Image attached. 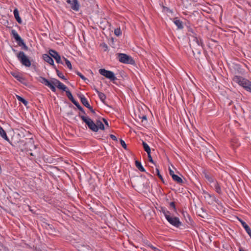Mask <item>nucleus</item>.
<instances>
[{"label": "nucleus", "instance_id": "obj_25", "mask_svg": "<svg viewBox=\"0 0 251 251\" xmlns=\"http://www.w3.org/2000/svg\"><path fill=\"white\" fill-rule=\"evenodd\" d=\"M38 80L46 86H47L48 84L50 82L48 79L42 76H40L38 78Z\"/></svg>", "mask_w": 251, "mask_h": 251}, {"label": "nucleus", "instance_id": "obj_24", "mask_svg": "<svg viewBox=\"0 0 251 251\" xmlns=\"http://www.w3.org/2000/svg\"><path fill=\"white\" fill-rule=\"evenodd\" d=\"M11 33L16 42H18L21 39V37L15 30H12Z\"/></svg>", "mask_w": 251, "mask_h": 251}, {"label": "nucleus", "instance_id": "obj_41", "mask_svg": "<svg viewBox=\"0 0 251 251\" xmlns=\"http://www.w3.org/2000/svg\"><path fill=\"white\" fill-rule=\"evenodd\" d=\"M148 154V158H149V161L151 162V163H152L153 164H154V162L152 158V157L151 155V152H148L147 153Z\"/></svg>", "mask_w": 251, "mask_h": 251}, {"label": "nucleus", "instance_id": "obj_31", "mask_svg": "<svg viewBox=\"0 0 251 251\" xmlns=\"http://www.w3.org/2000/svg\"><path fill=\"white\" fill-rule=\"evenodd\" d=\"M96 125L98 126V129H100L101 130L104 129V126L100 120H97L96 122Z\"/></svg>", "mask_w": 251, "mask_h": 251}, {"label": "nucleus", "instance_id": "obj_40", "mask_svg": "<svg viewBox=\"0 0 251 251\" xmlns=\"http://www.w3.org/2000/svg\"><path fill=\"white\" fill-rule=\"evenodd\" d=\"M120 143L121 146L125 149H126V145L125 143V142L122 139H120Z\"/></svg>", "mask_w": 251, "mask_h": 251}, {"label": "nucleus", "instance_id": "obj_4", "mask_svg": "<svg viewBox=\"0 0 251 251\" xmlns=\"http://www.w3.org/2000/svg\"><path fill=\"white\" fill-rule=\"evenodd\" d=\"M17 57L20 62L25 67H30L31 65V62L29 58L25 55V53L20 51L17 55Z\"/></svg>", "mask_w": 251, "mask_h": 251}, {"label": "nucleus", "instance_id": "obj_17", "mask_svg": "<svg viewBox=\"0 0 251 251\" xmlns=\"http://www.w3.org/2000/svg\"><path fill=\"white\" fill-rule=\"evenodd\" d=\"M55 78L53 79V81L51 82L50 81L47 86L49 87L53 92H55L56 91V88L55 87V86H57L56 84L55 83Z\"/></svg>", "mask_w": 251, "mask_h": 251}, {"label": "nucleus", "instance_id": "obj_29", "mask_svg": "<svg viewBox=\"0 0 251 251\" xmlns=\"http://www.w3.org/2000/svg\"><path fill=\"white\" fill-rule=\"evenodd\" d=\"M16 98L19 101L22 102L25 106H26L27 105V104H28L27 101H26L23 98H22L21 96H18V95H16Z\"/></svg>", "mask_w": 251, "mask_h": 251}, {"label": "nucleus", "instance_id": "obj_38", "mask_svg": "<svg viewBox=\"0 0 251 251\" xmlns=\"http://www.w3.org/2000/svg\"><path fill=\"white\" fill-rule=\"evenodd\" d=\"M114 34L117 36H119L122 34V32L120 28H117L114 30Z\"/></svg>", "mask_w": 251, "mask_h": 251}, {"label": "nucleus", "instance_id": "obj_12", "mask_svg": "<svg viewBox=\"0 0 251 251\" xmlns=\"http://www.w3.org/2000/svg\"><path fill=\"white\" fill-rule=\"evenodd\" d=\"M11 75L14 76L15 78H16L19 81H20V82L24 84L25 82V78L24 77H23L22 76H21L20 75H19L18 74V73H16V72H11Z\"/></svg>", "mask_w": 251, "mask_h": 251}, {"label": "nucleus", "instance_id": "obj_26", "mask_svg": "<svg viewBox=\"0 0 251 251\" xmlns=\"http://www.w3.org/2000/svg\"><path fill=\"white\" fill-rule=\"evenodd\" d=\"M76 107L81 112H79V113H80V114L81 115H84L85 116V115H86V113L84 111L83 108L82 107V106L79 104V103L77 102H76L75 104Z\"/></svg>", "mask_w": 251, "mask_h": 251}, {"label": "nucleus", "instance_id": "obj_21", "mask_svg": "<svg viewBox=\"0 0 251 251\" xmlns=\"http://www.w3.org/2000/svg\"><path fill=\"white\" fill-rule=\"evenodd\" d=\"M182 214L183 217H184L186 222L189 224H191L192 221L189 216V214L187 212H182Z\"/></svg>", "mask_w": 251, "mask_h": 251}, {"label": "nucleus", "instance_id": "obj_43", "mask_svg": "<svg viewBox=\"0 0 251 251\" xmlns=\"http://www.w3.org/2000/svg\"><path fill=\"white\" fill-rule=\"evenodd\" d=\"M20 47H22L24 44V40L21 38L18 42H17Z\"/></svg>", "mask_w": 251, "mask_h": 251}, {"label": "nucleus", "instance_id": "obj_3", "mask_svg": "<svg viewBox=\"0 0 251 251\" xmlns=\"http://www.w3.org/2000/svg\"><path fill=\"white\" fill-rule=\"evenodd\" d=\"M78 116L81 118L83 122L88 126L90 129L94 132L98 131V126H97L96 123H95L90 118L81 115L80 113L78 114Z\"/></svg>", "mask_w": 251, "mask_h": 251}, {"label": "nucleus", "instance_id": "obj_20", "mask_svg": "<svg viewBox=\"0 0 251 251\" xmlns=\"http://www.w3.org/2000/svg\"><path fill=\"white\" fill-rule=\"evenodd\" d=\"M0 135L5 140L9 141V139L7 136L5 131L3 130L2 127L0 126Z\"/></svg>", "mask_w": 251, "mask_h": 251}, {"label": "nucleus", "instance_id": "obj_23", "mask_svg": "<svg viewBox=\"0 0 251 251\" xmlns=\"http://www.w3.org/2000/svg\"><path fill=\"white\" fill-rule=\"evenodd\" d=\"M11 33L16 42H18L21 39V37L15 30H12Z\"/></svg>", "mask_w": 251, "mask_h": 251}, {"label": "nucleus", "instance_id": "obj_34", "mask_svg": "<svg viewBox=\"0 0 251 251\" xmlns=\"http://www.w3.org/2000/svg\"><path fill=\"white\" fill-rule=\"evenodd\" d=\"M63 58L64 60V61H65L66 65L68 67V68L70 70H72V66L71 62L64 57H63Z\"/></svg>", "mask_w": 251, "mask_h": 251}, {"label": "nucleus", "instance_id": "obj_1", "mask_svg": "<svg viewBox=\"0 0 251 251\" xmlns=\"http://www.w3.org/2000/svg\"><path fill=\"white\" fill-rule=\"evenodd\" d=\"M188 31L192 33H189V35L191 37V39L190 40V46L192 49L194 55L195 54V51L200 54L201 49L203 47L201 39L196 36V34L193 31L192 29H189Z\"/></svg>", "mask_w": 251, "mask_h": 251}, {"label": "nucleus", "instance_id": "obj_6", "mask_svg": "<svg viewBox=\"0 0 251 251\" xmlns=\"http://www.w3.org/2000/svg\"><path fill=\"white\" fill-rule=\"evenodd\" d=\"M99 72L101 75L109 79L111 81H113L117 79L114 74L112 71H108L104 69H100Z\"/></svg>", "mask_w": 251, "mask_h": 251}, {"label": "nucleus", "instance_id": "obj_8", "mask_svg": "<svg viewBox=\"0 0 251 251\" xmlns=\"http://www.w3.org/2000/svg\"><path fill=\"white\" fill-rule=\"evenodd\" d=\"M49 54L51 56L54 58L57 63H60L61 64H63V63L61 60V57L58 53L53 50H49Z\"/></svg>", "mask_w": 251, "mask_h": 251}, {"label": "nucleus", "instance_id": "obj_10", "mask_svg": "<svg viewBox=\"0 0 251 251\" xmlns=\"http://www.w3.org/2000/svg\"><path fill=\"white\" fill-rule=\"evenodd\" d=\"M43 58L46 62H48L49 64L52 65L54 67V68H56L54 64L53 60L52 59L51 56L50 55H49L47 54H44L43 55Z\"/></svg>", "mask_w": 251, "mask_h": 251}, {"label": "nucleus", "instance_id": "obj_19", "mask_svg": "<svg viewBox=\"0 0 251 251\" xmlns=\"http://www.w3.org/2000/svg\"><path fill=\"white\" fill-rule=\"evenodd\" d=\"M66 96L68 98V99L74 104H75L77 101H76L74 98L71 92L68 90L66 92Z\"/></svg>", "mask_w": 251, "mask_h": 251}, {"label": "nucleus", "instance_id": "obj_32", "mask_svg": "<svg viewBox=\"0 0 251 251\" xmlns=\"http://www.w3.org/2000/svg\"><path fill=\"white\" fill-rule=\"evenodd\" d=\"M205 178L209 182H214L213 178L208 174H207L205 172H203Z\"/></svg>", "mask_w": 251, "mask_h": 251}, {"label": "nucleus", "instance_id": "obj_47", "mask_svg": "<svg viewBox=\"0 0 251 251\" xmlns=\"http://www.w3.org/2000/svg\"><path fill=\"white\" fill-rule=\"evenodd\" d=\"M88 108L89 109H90V110L91 111V112L93 114H95V110H94V109H93V107H92L91 105H90V106L88 107Z\"/></svg>", "mask_w": 251, "mask_h": 251}, {"label": "nucleus", "instance_id": "obj_35", "mask_svg": "<svg viewBox=\"0 0 251 251\" xmlns=\"http://www.w3.org/2000/svg\"><path fill=\"white\" fill-rule=\"evenodd\" d=\"M56 70V73H57V75L61 78L64 79V80H66V78L65 77L64 75L62 74V73L61 72H60L57 69H56V68H54Z\"/></svg>", "mask_w": 251, "mask_h": 251}, {"label": "nucleus", "instance_id": "obj_50", "mask_svg": "<svg viewBox=\"0 0 251 251\" xmlns=\"http://www.w3.org/2000/svg\"><path fill=\"white\" fill-rule=\"evenodd\" d=\"M153 250L155 251L157 249L155 247H153L152 246H150Z\"/></svg>", "mask_w": 251, "mask_h": 251}, {"label": "nucleus", "instance_id": "obj_36", "mask_svg": "<svg viewBox=\"0 0 251 251\" xmlns=\"http://www.w3.org/2000/svg\"><path fill=\"white\" fill-rule=\"evenodd\" d=\"M156 175L158 176V177L160 179L161 181L164 183V179L162 176L160 175L159 170L158 168H156L155 170Z\"/></svg>", "mask_w": 251, "mask_h": 251}, {"label": "nucleus", "instance_id": "obj_42", "mask_svg": "<svg viewBox=\"0 0 251 251\" xmlns=\"http://www.w3.org/2000/svg\"><path fill=\"white\" fill-rule=\"evenodd\" d=\"M66 114H67V116H68V117L70 118L71 116L74 115V112L72 110H69L67 112V113H66Z\"/></svg>", "mask_w": 251, "mask_h": 251}, {"label": "nucleus", "instance_id": "obj_27", "mask_svg": "<svg viewBox=\"0 0 251 251\" xmlns=\"http://www.w3.org/2000/svg\"><path fill=\"white\" fill-rule=\"evenodd\" d=\"M214 187L215 188V189L216 191L219 194H222V191L221 189L220 186L219 185V183L217 182H215L214 183Z\"/></svg>", "mask_w": 251, "mask_h": 251}, {"label": "nucleus", "instance_id": "obj_51", "mask_svg": "<svg viewBox=\"0 0 251 251\" xmlns=\"http://www.w3.org/2000/svg\"><path fill=\"white\" fill-rule=\"evenodd\" d=\"M142 119L144 120H147V117L146 116H143Z\"/></svg>", "mask_w": 251, "mask_h": 251}, {"label": "nucleus", "instance_id": "obj_33", "mask_svg": "<svg viewBox=\"0 0 251 251\" xmlns=\"http://www.w3.org/2000/svg\"><path fill=\"white\" fill-rule=\"evenodd\" d=\"M203 197L205 200H209V199H211L212 197L215 198L214 196H211L209 193L206 192H204L203 193Z\"/></svg>", "mask_w": 251, "mask_h": 251}, {"label": "nucleus", "instance_id": "obj_44", "mask_svg": "<svg viewBox=\"0 0 251 251\" xmlns=\"http://www.w3.org/2000/svg\"><path fill=\"white\" fill-rule=\"evenodd\" d=\"M170 205L171 207H172L174 211H176V205H175V202H171L170 203Z\"/></svg>", "mask_w": 251, "mask_h": 251}, {"label": "nucleus", "instance_id": "obj_45", "mask_svg": "<svg viewBox=\"0 0 251 251\" xmlns=\"http://www.w3.org/2000/svg\"><path fill=\"white\" fill-rule=\"evenodd\" d=\"M109 136L112 140L117 141V138L115 135H114L113 134H110Z\"/></svg>", "mask_w": 251, "mask_h": 251}, {"label": "nucleus", "instance_id": "obj_11", "mask_svg": "<svg viewBox=\"0 0 251 251\" xmlns=\"http://www.w3.org/2000/svg\"><path fill=\"white\" fill-rule=\"evenodd\" d=\"M55 83L56 84L57 87L58 89L62 90L65 92H66L68 90V89L67 88V87L65 85H64L63 83H62L61 82H60L58 80L55 79Z\"/></svg>", "mask_w": 251, "mask_h": 251}, {"label": "nucleus", "instance_id": "obj_7", "mask_svg": "<svg viewBox=\"0 0 251 251\" xmlns=\"http://www.w3.org/2000/svg\"><path fill=\"white\" fill-rule=\"evenodd\" d=\"M166 219L170 224L176 227H178L181 225L179 219L177 217L166 215Z\"/></svg>", "mask_w": 251, "mask_h": 251}, {"label": "nucleus", "instance_id": "obj_37", "mask_svg": "<svg viewBox=\"0 0 251 251\" xmlns=\"http://www.w3.org/2000/svg\"><path fill=\"white\" fill-rule=\"evenodd\" d=\"M161 211L164 214L165 217H166V215L169 216L170 215V212L166 210L165 208L161 207Z\"/></svg>", "mask_w": 251, "mask_h": 251}, {"label": "nucleus", "instance_id": "obj_52", "mask_svg": "<svg viewBox=\"0 0 251 251\" xmlns=\"http://www.w3.org/2000/svg\"><path fill=\"white\" fill-rule=\"evenodd\" d=\"M70 107H73L75 110H76V108H75V107H74V106H73V105L70 104Z\"/></svg>", "mask_w": 251, "mask_h": 251}, {"label": "nucleus", "instance_id": "obj_53", "mask_svg": "<svg viewBox=\"0 0 251 251\" xmlns=\"http://www.w3.org/2000/svg\"><path fill=\"white\" fill-rule=\"evenodd\" d=\"M239 251H245L244 250V249H241V248L239 249Z\"/></svg>", "mask_w": 251, "mask_h": 251}, {"label": "nucleus", "instance_id": "obj_15", "mask_svg": "<svg viewBox=\"0 0 251 251\" xmlns=\"http://www.w3.org/2000/svg\"><path fill=\"white\" fill-rule=\"evenodd\" d=\"M94 90L96 92V93L98 94V96H99V97L100 98V99L101 100V101L102 102H103V103L104 102V100H105L106 99V96L105 95L102 93V92H100L97 88H94Z\"/></svg>", "mask_w": 251, "mask_h": 251}, {"label": "nucleus", "instance_id": "obj_28", "mask_svg": "<svg viewBox=\"0 0 251 251\" xmlns=\"http://www.w3.org/2000/svg\"><path fill=\"white\" fill-rule=\"evenodd\" d=\"M172 178L174 180L177 182L178 183L180 184L183 183V180L182 178L176 175H173V177Z\"/></svg>", "mask_w": 251, "mask_h": 251}, {"label": "nucleus", "instance_id": "obj_48", "mask_svg": "<svg viewBox=\"0 0 251 251\" xmlns=\"http://www.w3.org/2000/svg\"><path fill=\"white\" fill-rule=\"evenodd\" d=\"M169 174L172 177H173V175H175L174 172L170 168L169 169Z\"/></svg>", "mask_w": 251, "mask_h": 251}, {"label": "nucleus", "instance_id": "obj_9", "mask_svg": "<svg viewBox=\"0 0 251 251\" xmlns=\"http://www.w3.org/2000/svg\"><path fill=\"white\" fill-rule=\"evenodd\" d=\"M67 2L70 4L71 8L75 11H78L79 9V4L77 0H67Z\"/></svg>", "mask_w": 251, "mask_h": 251}, {"label": "nucleus", "instance_id": "obj_5", "mask_svg": "<svg viewBox=\"0 0 251 251\" xmlns=\"http://www.w3.org/2000/svg\"><path fill=\"white\" fill-rule=\"evenodd\" d=\"M118 58L120 62L125 63V64H129L133 65L135 63L134 60L133 58L125 53H118Z\"/></svg>", "mask_w": 251, "mask_h": 251}, {"label": "nucleus", "instance_id": "obj_55", "mask_svg": "<svg viewBox=\"0 0 251 251\" xmlns=\"http://www.w3.org/2000/svg\"><path fill=\"white\" fill-rule=\"evenodd\" d=\"M30 154L31 155H33L32 153H30Z\"/></svg>", "mask_w": 251, "mask_h": 251}, {"label": "nucleus", "instance_id": "obj_54", "mask_svg": "<svg viewBox=\"0 0 251 251\" xmlns=\"http://www.w3.org/2000/svg\"><path fill=\"white\" fill-rule=\"evenodd\" d=\"M12 50H13L14 52H15V51H16V50H15V49H12Z\"/></svg>", "mask_w": 251, "mask_h": 251}, {"label": "nucleus", "instance_id": "obj_46", "mask_svg": "<svg viewBox=\"0 0 251 251\" xmlns=\"http://www.w3.org/2000/svg\"><path fill=\"white\" fill-rule=\"evenodd\" d=\"M22 48L25 50H28V47L25 44H24L22 46Z\"/></svg>", "mask_w": 251, "mask_h": 251}, {"label": "nucleus", "instance_id": "obj_2", "mask_svg": "<svg viewBox=\"0 0 251 251\" xmlns=\"http://www.w3.org/2000/svg\"><path fill=\"white\" fill-rule=\"evenodd\" d=\"M232 80L234 82L238 83L240 86L243 87L247 91L251 93V81L242 76L235 75Z\"/></svg>", "mask_w": 251, "mask_h": 251}, {"label": "nucleus", "instance_id": "obj_16", "mask_svg": "<svg viewBox=\"0 0 251 251\" xmlns=\"http://www.w3.org/2000/svg\"><path fill=\"white\" fill-rule=\"evenodd\" d=\"M13 14H14L15 18L16 19L17 22L19 24H22V21L19 16V11H18V10L17 9V8H15L14 10Z\"/></svg>", "mask_w": 251, "mask_h": 251}, {"label": "nucleus", "instance_id": "obj_14", "mask_svg": "<svg viewBox=\"0 0 251 251\" xmlns=\"http://www.w3.org/2000/svg\"><path fill=\"white\" fill-rule=\"evenodd\" d=\"M240 222L241 223L242 225L245 228V230L246 231V232L248 233L249 235L251 238V228L244 221H243L242 220H240Z\"/></svg>", "mask_w": 251, "mask_h": 251}, {"label": "nucleus", "instance_id": "obj_22", "mask_svg": "<svg viewBox=\"0 0 251 251\" xmlns=\"http://www.w3.org/2000/svg\"><path fill=\"white\" fill-rule=\"evenodd\" d=\"M135 165L136 167L138 169L139 171L141 172H145V170L144 167L142 166L141 163L138 160L135 161Z\"/></svg>", "mask_w": 251, "mask_h": 251}, {"label": "nucleus", "instance_id": "obj_13", "mask_svg": "<svg viewBox=\"0 0 251 251\" xmlns=\"http://www.w3.org/2000/svg\"><path fill=\"white\" fill-rule=\"evenodd\" d=\"M78 97L79 98L80 101L83 105H84L87 108H88L90 105L84 95L80 94L79 95Z\"/></svg>", "mask_w": 251, "mask_h": 251}, {"label": "nucleus", "instance_id": "obj_39", "mask_svg": "<svg viewBox=\"0 0 251 251\" xmlns=\"http://www.w3.org/2000/svg\"><path fill=\"white\" fill-rule=\"evenodd\" d=\"M76 74L81 78H82L83 80H86L88 79L83 75H82L80 72H79L78 71H76Z\"/></svg>", "mask_w": 251, "mask_h": 251}, {"label": "nucleus", "instance_id": "obj_49", "mask_svg": "<svg viewBox=\"0 0 251 251\" xmlns=\"http://www.w3.org/2000/svg\"><path fill=\"white\" fill-rule=\"evenodd\" d=\"M102 120L104 122V123L105 124V125L106 126H109V125H108L107 121L105 119H104V118H102Z\"/></svg>", "mask_w": 251, "mask_h": 251}, {"label": "nucleus", "instance_id": "obj_30", "mask_svg": "<svg viewBox=\"0 0 251 251\" xmlns=\"http://www.w3.org/2000/svg\"><path fill=\"white\" fill-rule=\"evenodd\" d=\"M142 145L144 150L147 152V153L151 152V148L146 142L143 141Z\"/></svg>", "mask_w": 251, "mask_h": 251}, {"label": "nucleus", "instance_id": "obj_18", "mask_svg": "<svg viewBox=\"0 0 251 251\" xmlns=\"http://www.w3.org/2000/svg\"><path fill=\"white\" fill-rule=\"evenodd\" d=\"M174 23L177 26L178 29H181L183 28L182 22L177 18L174 19Z\"/></svg>", "mask_w": 251, "mask_h": 251}]
</instances>
